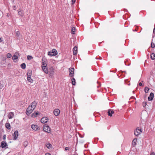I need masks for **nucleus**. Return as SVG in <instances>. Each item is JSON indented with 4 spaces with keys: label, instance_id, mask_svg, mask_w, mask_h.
Wrapping results in <instances>:
<instances>
[{
    "label": "nucleus",
    "instance_id": "2",
    "mask_svg": "<svg viewBox=\"0 0 155 155\" xmlns=\"http://www.w3.org/2000/svg\"><path fill=\"white\" fill-rule=\"evenodd\" d=\"M43 129L44 131L47 133H50L51 132V129L50 127L46 125H44L43 127Z\"/></svg>",
    "mask_w": 155,
    "mask_h": 155
},
{
    "label": "nucleus",
    "instance_id": "44",
    "mask_svg": "<svg viewBox=\"0 0 155 155\" xmlns=\"http://www.w3.org/2000/svg\"><path fill=\"white\" fill-rule=\"evenodd\" d=\"M45 155H51L50 153H45Z\"/></svg>",
    "mask_w": 155,
    "mask_h": 155
},
{
    "label": "nucleus",
    "instance_id": "18",
    "mask_svg": "<svg viewBox=\"0 0 155 155\" xmlns=\"http://www.w3.org/2000/svg\"><path fill=\"white\" fill-rule=\"evenodd\" d=\"M21 67L23 69H25L26 68V64L25 63H23L21 65Z\"/></svg>",
    "mask_w": 155,
    "mask_h": 155
},
{
    "label": "nucleus",
    "instance_id": "27",
    "mask_svg": "<svg viewBox=\"0 0 155 155\" xmlns=\"http://www.w3.org/2000/svg\"><path fill=\"white\" fill-rule=\"evenodd\" d=\"M75 32V29L74 27H72L71 29V32L73 34H74Z\"/></svg>",
    "mask_w": 155,
    "mask_h": 155
},
{
    "label": "nucleus",
    "instance_id": "42",
    "mask_svg": "<svg viewBox=\"0 0 155 155\" xmlns=\"http://www.w3.org/2000/svg\"><path fill=\"white\" fill-rule=\"evenodd\" d=\"M12 8L13 9H14L15 10L16 8L15 6L14 5L12 6Z\"/></svg>",
    "mask_w": 155,
    "mask_h": 155
},
{
    "label": "nucleus",
    "instance_id": "23",
    "mask_svg": "<svg viewBox=\"0 0 155 155\" xmlns=\"http://www.w3.org/2000/svg\"><path fill=\"white\" fill-rule=\"evenodd\" d=\"M72 81V84L73 85H75V79L73 78L71 80Z\"/></svg>",
    "mask_w": 155,
    "mask_h": 155
},
{
    "label": "nucleus",
    "instance_id": "48",
    "mask_svg": "<svg viewBox=\"0 0 155 155\" xmlns=\"http://www.w3.org/2000/svg\"><path fill=\"white\" fill-rule=\"evenodd\" d=\"M2 85H1L0 87V89H1L2 88V87H3V86L2 85Z\"/></svg>",
    "mask_w": 155,
    "mask_h": 155
},
{
    "label": "nucleus",
    "instance_id": "21",
    "mask_svg": "<svg viewBox=\"0 0 155 155\" xmlns=\"http://www.w3.org/2000/svg\"><path fill=\"white\" fill-rule=\"evenodd\" d=\"M39 113L38 112L35 111L32 114V116L34 117H36L37 115Z\"/></svg>",
    "mask_w": 155,
    "mask_h": 155
},
{
    "label": "nucleus",
    "instance_id": "24",
    "mask_svg": "<svg viewBox=\"0 0 155 155\" xmlns=\"http://www.w3.org/2000/svg\"><path fill=\"white\" fill-rule=\"evenodd\" d=\"M149 89H150L148 87H145V88H144V90L145 92L146 93H147L149 91Z\"/></svg>",
    "mask_w": 155,
    "mask_h": 155
},
{
    "label": "nucleus",
    "instance_id": "45",
    "mask_svg": "<svg viewBox=\"0 0 155 155\" xmlns=\"http://www.w3.org/2000/svg\"><path fill=\"white\" fill-rule=\"evenodd\" d=\"M139 85L140 86H141L142 85V83L141 82H140L139 83Z\"/></svg>",
    "mask_w": 155,
    "mask_h": 155
},
{
    "label": "nucleus",
    "instance_id": "17",
    "mask_svg": "<svg viewBox=\"0 0 155 155\" xmlns=\"http://www.w3.org/2000/svg\"><path fill=\"white\" fill-rule=\"evenodd\" d=\"M151 58L153 60L155 59V54L154 53H152L150 55Z\"/></svg>",
    "mask_w": 155,
    "mask_h": 155
},
{
    "label": "nucleus",
    "instance_id": "39",
    "mask_svg": "<svg viewBox=\"0 0 155 155\" xmlns=\"http://www.w3.org/2000/svg\"><path fill=\"white\" fill-rule=\"evenodd\" d=\"M109 110H110L111 114L112 115V114H113L114 113V111L111 109H109Z\"/></svg>",
    "mask_w": 155,
    "mask_h": 155
},
{
    "label": "nucleus",
    "instance_id": "11",
    "mask_svg": "<svg viewBox=\"0 0 155 155\" xmlns=\"http://www.w3.org/2000/svg\"><path fill=\"white\" fill-rule=\"evenodd\" d=\"M154 97V94L153 93L151 92L149 96L148 97V100L149 101H152L153 98Z\"/></svg>",
    "mask_w": 155,
    "mask_h": 155
},
{
    "label": "nucleus",
    "instance_id": "50",
    "mask_svg": "<svg viewBox=\"0 0 155 155\" xmlns=\"http://www.w3.org/2000/svg\"><path fill=\"white\" fill-rule=\"evenodd\" d=\"M146 104V103H143V106H144V105Z\"/></svg>",
    "mask_w": 155,
    "mask_h": 155
},
{
    "label": "nucleus",
    "instance_id": "41",
    "mask_svg": "<svg viewBox=\"0 0 155 155\" xmlns=\"http://www.w3.org/2000/svg\"><path fill=\"white\" fill-rule=\"evenodd\" d=\"M74 50H76V51H77V49H78V48L77 47H76V46H75L74 47Z\"/></svg>",
    "mask_w": 155,
    "mask_h": 155
},
{
    "label": "nucleus",
    "instance_id": "28",
    "mask_svg": "<svg viewBox=\"0 0 155 155\" xmlns=\"http://www.w3.org/2000/svg\"><path fill=\"white\" fill-rule=\"evenodd\" d=\"M31 71H29V73L28 72V73L27 74V77H31Z\"/></svg>",
    "mask_w": 155,
    "mask_h": 155
},
{
    "label": "nucleus",
    "instance_id": "51",
    "mask_svg": "<svg viewBox=\"0 0 155 155\" xmlns=\"http://www.w3.org/2000/svg\"><path fill=\"white\" fill-rule=\"evenodd\" d=\"M100 86H101V85H100L99 86H97V87H100Z\"/></svg>",
    "mask_w": 155,
    "mask_h": 155
},
{
    "label": "nucleus",
    "instance_id": "46",
    "mask_svg": "<svg viewBox=\"0 0 155 155\" xmlns=\"http://www.w3.org/2000/svg\"><path fill=\"white\" fill-rule=\"evenodd\" d=\"M2 39L1 38H0V42H2Z\"/></svg>",
    "mask_w": 155,
    "mask_h": 155
},
{
    "label": "nucleus",
    "instance_id": "15",
    "mask_svg": "<svg viewBox=\"0 0 155 155\" xmlns=\"http://www.w3.org/2000/svg\"><path fill=\"white\" fill-rule=\"evenodd\" d=\"M52 51L53 52V53L54 56H55L57 54L58 52L57 51L54 49L52 50Z\"/></svg>",
    "mask_w": 155,
    "mask_h": 155
},
{
    "label": "nucleus",
    "instance_id": "32",
    "mask_svg": "<svg viewBox=\"0 0 155 155\" xmlns=\"http://www.w3.org/2000/svg\"><path fill=\"white\" fill-rule=\"evenodd\" d=\"M107 114L109 116L111 117L112 116V114H111V113H110V112L109 109L108 110V111Z\"/></svg>",
    "mask_w": 155,
    "mask_h": 155
},
{
    "label": "nucleus",
    "instance_id": "49",
    "mask_svg": "<svg viewBox=\"0 0 155 155\" xmlns=\"http://www.w3.org/2000/svg\"><path fill=\"white\" fill-rule=\"evenodd\" d=\"M9 15L8 13L7 14V16L8 17Z\"/></svg>",
    "mask_w": 155,
    "mask_h": 155
},
{
    "label": "nucleus",
    "instance_id": "1",
    "mask_svg": "<svg viewBox=\"0 0 155 155\" xmlns=\"http://www.w3.org/2000/svg\"><path fill=\"white\" fill-rule=\"evenodd\" d=\"M142 132L141 129L140 127H137L134 131V135L137 136H138L140 133Z\"/></svg>",
    "mask_w": 155,
    "mask_h": 155
},
{
    "label": "nucleus",
    "instance_id": "3",
    "mask_svg": "<svg viewBox=\"0 0 155 155\" xmlns=\"http://www.w3.org/2000/svg\"><path fill=\"white\" fill-rule=\"evenodd\" d=\"M33 110L32 109V107L29 105L26 111V114L28 115L30 114L32 112Z\"/></svg>",
    "mask_w": 155,
    "mask_h": 155
},
{
    "label": "nucleus",
    "instance_id": "26",
    "mask_svg": "<svg viewBox=\"0 0 155 155\" xmlns=\"http://www.w3.org/2000/svg\"><path fill=\"white\" fill-rule=\"evenodd\" d=\"M20 33L19 31H17L15 32V35L17 37H18L19 36Z\"/></svg>",
    "mask_w": 155,
    "mask_h": 155
},
{
    "label": "nucleus",
    "instance_id": "40",
    "mask_svg": "<svg viewBox=\"0 0 155 155\" xmlns=\"http://www.w3.org/2000/svg\"><path fill=\"white\" fill-rule=\"evenodd\" d=\"M76 0H72V4H74Z\"/></svg>",
    "mask_w": 155,
    "mask_h": 155
},
{
    "label": "nucleus",
    "instance_id": "34",
    "mask_svg": "<svg viewBox=\"0 0 155 155\" xmlns=\"http://www.w3.org/2000/svg\"><path fill=\"white\" fill-rule=\"evenodd\" d=\"M151 46L152 48H154L155 47V45L154 43L151 42Z\"/></svg>",
    "mask_w": 155,
    "mask_h": 155
},
{
    "label": "nucleus",
    "instance_id": "9",
    "mask_svg": "<svg viewBox=\"0 0 155 155\" xmlns=\"http://www.w3.org/2000/svg\"><path fill=\"white\" fill-rule=\"evenodd\" d=\"M19 55V53L18 52L15 53L12 57V59L14 60L17 59L18 58Z\"/></svg>",
    "mask_w": 155,
    "mask_h": 155
},
{
    "label": "nucleus",
    "instance_id": "12",
    "mask_svg": "<svg viewBox=\"0 0 155 155\" xmlns=\"http://www.w3.org/2000/svg\"><path fill=\"white\" fill-rule=\"evenodd\" d=\"M1 146L0 147L2 148H4L8 146L7 143L5 141H2L1 142Z\"/></svg>",
    "mask_w": 155,
    "mask_h": 155
},
{
    "label": "nucleus",
    "instance_id": "4",
    "mask_svg": "<svg viewBox=\"0 0 155 155\" xmlns=\"http://www.w3.org/2000/svg\"><path fill=\"white\" fill-rule=\"evenodd\" d=\"M31 128L34 130L37 131L40 129L39 127L37 125L32 124L31 125Z\"/></svg>",
    "mask_w": 155,
    "mask_h": 155
},
{
    "label": "nucleus",
    "instance_id": "47",
    "mask_svg": "<svg viewBox=\"0 0 155 155\" xmlns=\"http://www.w3.org/2000/svg\"><path fill=\"white\" fill-rule=\"evenodd\" d=\"M153 33H155V27L154 28L153 31Z\"/></svg>",
    "mask_w": 155,
    "mask_h": 155
},
{
    "label": "nucleus",
    "instance_id": "43",
    "mask_svg": "<svg viewBox=\"0 0 155 155\" xmlns=\"http://www.w3.org/2000/svg\"><path fill=\"white\" fill-rule=\"evenodd\" d=\"M65 149L66 150H69V148L68 147H66Z\"/></svg>",
    "mask_w": 155,
    "mask_h": 155
},
{
    "label": "nucleus",
    "instance_id": "16",
    "mask_svg": "<svg viewBox=\"0 0 155 155\" xmlns=\"http://www.w3.org/2000/svg\"><path fill=\"white\" fill-rule=\"evenodd\" d=\"M6 127L8 129L10 130L11 129V126L9 123H7L5 124V125Z\"/></svg>",
    "mask_w": 155,
    "mask_h": 155
},
{
    "label": "nucleus",
    "instance_id": "8",
    "mask_svg": "<svg viewBox=\"0 0 155 155\" xmlns=\"http://www.w3.org/2000/svg\"><path fill=\"white\" fill-rule=\"evenodd\" d=\"M13 136L14 137V140H16L18 136V130H16L15 131L14 134H13Z\"/></svg>",
    "mask_w": 155,
    "mask_h": 155
},
{
    "label": "nucleus",
    "instance_id": "36",
    "mask_svg": "<svg viewBox=\"0 0 155 155\" xmlns=\"http://www.w3.org/2000/svg\"><path fill=\"white\" fill-rule=\"evenodd\" d=\"M78 52V51L74 50L73 51V54H74L75 55L77 54Z\"/></svg>",
    "mask_w": 155,
    "mask_h": 155
},
{
    "label": "nucleus",
    "instance_id": "7",
    "mask_svg": "<svg viewBox=\"0 0 155 155\" xmlns=\"http://www.w3.org/2000/svg\"><path fill=\"white\" fill-rule=\"evenodd\" d=\"M53 113L55 116H58L60 113V110L58 109H56L54 110Z\"/></svg>",
    "mask_w": 155,
    "mask_h": 155
},
{
    "label": "nucleus",
    "instance_id": "33",
    "mask_svg": "<svg viewBox=\"0 0 155 155\" xmlns=\"http://www.w3.org/2000/svg\"><path fill=\"white\" fill-rule=\"evenodd\" d=\"M12 57V55L11 54L8 53L7 54V57L8 58H10Z\"/></svg>",
    "mask_w": 155,
    "mask_h": 155
},
{
    "label": "nucleus",
    "instance_id": "5",
    "mask_svg": "<svg viewBox=\"0 0 155 155\" xmlns=\"http://www.w3.org/2000/svg\"><path fill=\"white\" fill-rule=\"evenodd\" d=\"M48 119L46 117H43L41 120V123L45 124L47 122Z\"/></svg>",
    "mask_w": 155,
    "mask_h": 155
},
{
    "label": "nucleus",
    "instance_id": "31",
    "mask_svg": "<svg viewBox=\"0 0 155 155\" xmlns=\"http://www.w3.org/2000/svg\"><path fill=\"white\" fill-rule=\"evenodd\" d=\"M33 58L31 56H30L29 55H28L27 57V59L28 60H31Z\"/></svg>",
    "mask_w": 155,
    "mask_h": 155
},
{
    "label": "nucleus",
    "instance_id": "25",
    "mask_svg": "<svg viewBox=\"0 0 155 155\" xmlns=\"http://www.w3.org/2000/svg\"><path fill=\"white\" fill-rule=\"evenodd\" d=\"M48 55L51 56H54L53 53V52L51 51H48Z\"/></svg>",
    "mask_w": 155,
    "mask_h": 155
},
{
    "label": "nucleus",
    "instance_id": "6",
    "mask_svg": "<svg viewBox=\"0 0 155 155\" xmlns=\"http://www.w3.org/2000/svg\"><path fill=\"white\" fill-rule=\"evenodd\" d=\"M74 68H71L69 69V75L71 77H73L74 74Z\"/></svg>",
    "mask_w": 155,
    "mask_h": 155
},
{
    "label": "nucleus",
    "instance_id": "22",
    "mask_svg": "<svg viewBox=\"0 0 155 155\" xmlns=\"http://www.w3.org/2000/svg\"><path fill=\"white\" fill-rule=\"evenodd\" d=\"M47 66V64L45 61L42 62V64L41 65L42 67H46Z\"/></svg>",
    "mask_w": 155,
    "mask_h": 155
},
{
    "label": "nucleus",
    "instance_id": "14",
    "mask_svg": "<svg viewBox=\"0 0 155 155\" xmlns=\"http://www.w3.org/2000/svg\"><path fill=\"white\" fill-rule=\"evenodd\" d=\"M42 69L43 71H44L45 73L46 74H48V69L47 67H42Z\"/></svg>",
    "mask_w": 155,
    "mask_h": 155
},
{
    "label": "nucleus",
    "instance_id": "52",
    "mask_svg": "<svg viewBox=\"0 0 155 155\" xmlns=\"http://www.w3.org/2000/svg\"><path fill=\"white\" fill-rule=\"evenodd\" d=\"M74 155H76V154H74Z\"/></svg>",
    "mask_w": 155,
    "mask_h": 155
},
{
    "label": "nucleus",
    "instance_id": "35",
    "mask_svg": "<svg viewBox=\"0 0 155 155\" xmlns=\"http://www.w3.org/2000/svg\"><path fill=\"white\" fill-rule=\"evenodd\" d=\"M51 145L50 144V143H48V144H47L46 145V147L48 148H50V147H51Z\"/></svg>",
    "mask_w": 155,
    "mask_h": 155
},
{
    "label": "nucleus",
    "instance_id": "13",
    "mask_svg": "<svg viewBox=\"0 0 155 155\" xmlns=\"http://www.w3.org/2000/svg\"><path fill=\"white\" fill-rule=\"evenodd\" d=\"M14 116V113L13 112H10L8 115V117L9 119L12 118Z\"/></svg>",
    "mask_w": 155,
    "mask_h": 155
},
{
    "label": "nucleus",
    "instance_id": "38",
    "mask_svg": "<svg viewBox=\"0 0 155 155\" xmlns=\"http://www.w3.org/2000/svg\"><path fill=\"white\" fill-rule=\"evenodd\" d=\"M150 155H155V153L153 151H151Z\"/></svg>",
    "mask_w": 155,
    "mask_h": 155
},
{
    "label": "nucleus",
    "instance_id": "10",
    "mask_svg": "<svg viewBox=\"0 0 155 155\" xmlns=\"http://www.w3.org/2000/svg\"><path fill=\"white\" fill-rule=\"evenodd\" d=\"M36 105V102L35 101H33L31 104V105L30 106L32 107V109L34 110L35 108Z\"/></svg>",
    "mask_w": 155,
    "mask_h": 155
},
{
    "label": "nucleus",
    "instance_id": "30",
    "mask_svg": "<svg viewBox=\"0 0 155 155\" xmlns=\"http://www.w3.org/2000/svg\"><path fill=\"white\" fill-rule=\"evenodd\" d=\"M28 141H25L23 143L24 146L25 147H26L28 145Z\"/></svg>",
    "mask_w": 155,
    "mask_h": 155
},
{
    "label": "nucleus",
    "instance_id": "19",
    "mask_svg": "<svg viewBox=\"0 0 155 155\" xmlns=\"http://www.w3.org/2000/svg\"><path fill=\"white\" fill-rule=\"evenodd\" d=\"M18 15H20L21 16H22L23 15V11H19L18 12Z\"/></svg>",
    "mask_w": 155,
    "mask_h": 155
},
{
    "label": "nucleus",
    "instance_id": "37",
    "mask_svg": "<svg viewBox=\"0 0 155 155\" xmlns=\"http://www.w3.org/2000/svg\"><path fill=\"white\" fill-rule=\"evenodd\" d=\"M6 135L5 134L3 135V139L4 140H5L6 139Z\"/></svg>",
    "mask_w": 155,
    "mask_h": 155
},
{
    "label": "nucleus",
    "instance_id": "29",
    "mask_svg": "<svg viewBox=\"0 0 155 155\" xmlns=\"http://www.w3.org/2000/svg\"><path fill=\"white\" fill-rule=\"evenodd\" d=\"M28 81L30 82H32V80L31 78V77H27Z\"/></svg>",
    "mask_w": 155,
    "mask_h": 155
},
{
    "label": "nucleus",
    "instance_id": "20",
    "mask_svg": "<svg viewBox=\"0 0 155 155\" xmlns=\"http://www.w3.org/2000/svg\"><path fill=\"white\" fill-rule=\"evenodd\" d=\"M137 141V138H135L134 139L132 142V144L133 145H135L136 143V142Z\"/></svg>",
    "mask_w": 155,
    "mask_h": 155
}]
</instances>
